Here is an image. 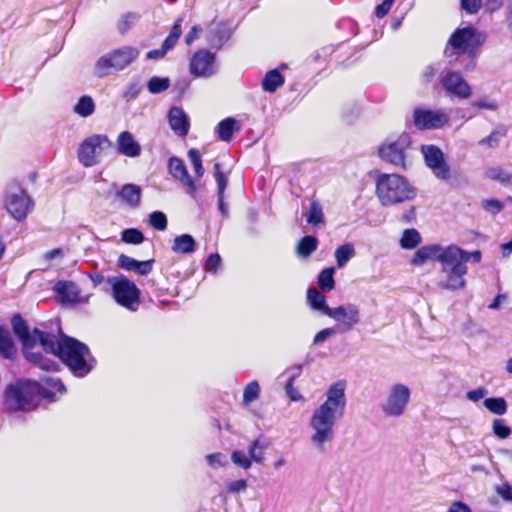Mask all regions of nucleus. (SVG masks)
<instances>
[{
    "label": "nucleus",
    "mask_w": 512,
    "mask_h": 512,
    "mask_svg": "<svg viewBox=\"0 0 512 512\" xmlns=\"http://www.w3.org/2000/svg\"><path fill=\"white\" fill-rule=\"evenodd\" d=\"M197 248L195 239L190 234L175 237L172 250L177 254H192Z\"/></svg>",
    "instance_id": "nucleus-30"
},
{
    "label": "nucleus",
    "mask_w": 512,
    "mask_h": 512,
    "mask_svg": "<svg viewBox=\"0 0 512 512\" xmlns=\"http://www.w3.org/2000/svg\"><path fill=\"white\" fill-rule=\"evenodd\" d=\"M54 291L60 297L63 304H76L88 301V299L80 298V289L78 285L72 281L57 282L54 286Z\"/></svg>",
    "instance_id": "nucleus-23"
},
{
    "label": "nucleus",
    "mask_w": 512,
    "mask_h": 512,
    "mask_svg": "<svg viewBox=\"0 0 512 512\" xmlns=\"http://www.w3.org/2000/svg\"><path fill=\"white\" fill-rule=\"evenodd\" d=\"M346 407L345 384L338 381L332 384L326 393V400L317 407L310 418V442L319 452L334 439L337 422L344 416Z\"/></svg>",
    "instance_id": "nucleus-1"
},
{
    "label": "nucleus",
    "mask_w": 512,
    "mask_h": 512,
    "mask_svg": "<svg viewBox=\"0 0 512 512\" xmlns=\"http://www.w3.org/2000/svg\"><path fill=\"white\" fill-rule=\"evenodd\" d=\"M483 405L495 415H504L507 412V402L502 397L486 398Z\"/></svg>",
    "instance_id": "nucleus-41"
},
{
    "label": "nucleus",
    "mask_w": 512,
    "mask_h": 512,
    "mask_svg": "<svg viewBox=\"0 0 512 512\" xmlns=\"http://www.w3.org/2000/svg\"><path fill=\"white\" fill-rule=\"evenodd\" d=\"M411 391L405 384H394L390 387L386 401L381 405L382 412L389 417H400L404 414L410 400Z\"/></svg>",
    "instance_id": "nucleus-15"
},
{
    "label": "nucleus",
    "mask_w": 512,
    "mask_h": 512,
    "mask_svg": "<svg viewBox=\"0 0 512 512\" xmlns=\"http://www.w3.org/2000/svg\"><path fill=\"white\" fill-rule=\"evenodd\" d=\"M416 219V208L415 206H410L408 209H405L401 215V221L407 224L414 222Z\"/></svg>",
    "instance_id": "nucleus-64"
},
{
    "label": "nucleus",
    "mask_w": 512,
    "mask_h": 512,
    "mask_svg": "<svg viewBox=\"0 0 512 512\" xmlns=\"http://www.w3.org/2000/svg\"><path fill=\"white\" fill-rule=\"evenodd\" d=\"M456 245L442 247L438 244L426 245L419 248L413 258L412 264L423 265L427 260H434L441 263V278L437 286L443 290L457 291L466 285L465 275L468 272L467 266L462 263L458 256Z\"/></svg>",
    "instance_id": "nucleus-3"
},
{
    "label": "nucleus",
    "mask_w": 512,
    "mask_h": 512,
    "mask_svg": "<svg viewBox=\"0 0 512 512\" xmlns=\"http://www.w3.org/2000/svg\"><path fill=\"white\" fill-rule=\"evenodd\" d=\"M285 392L292 401L303 400L302 395L297 390L294 389V382H292V380L286 381Z\"/></svg>",
    "instance_id": "nucleus-61"
},
{
    "label": "nucleus",
    "mask_w": 512,
    "mask_h": 512,
    "mask_svg": "<svg viewBox=\"0 0 512 512\" xmlns=\"http://www.w3.org/2000/svg\"><path fill=\"white\" fill-rule=\"evenodd\" d=\"M232 30L224 22L213 21L208 27L207 42L220 49L231 37Z\"/></svg>",
    "instance_id": "nucleus-24"
},
{
    "label": "nucleus",
    "mask_w": 512,
    "mask_h": 512,
    "mask_svg": "<svg viewBox=\"0 0 512 512\" xmlns=\"http://www.w3.org/2000/svg\"><path fill=\"white\" fill-rule=\"evenodd\" d=\"M375 194L383 207H391L417 196V189L404 176L381 173L375 180Z\"/></svg>",
    "instance_id": "nucleus-5"
},
{
    "label": "nucleus",
    "mask_w": 512,
    "mask_h": 512,
    "mask_svg": "<svg viewBox=\"0 0 512 512\" xmlns=\"http://www.w3.org/2000/svg\"><path fill=\"white\" fill-rule=\"evenodd\" d=\"M150 225L158 231H164L167 228V217L161 211H154L149 215Z\"/></svg>",
    "instance_id": "nucleus-49"
},
{
    "label": "nucleus",
    "mask_w": 512,
    "mask_h": 512,
    "mask_svg": "<svg viewBox=\"0 0 512 512\" xmlns=\"http://www.w3.org/2000/svg\"><path fill=\"white\" fill-rule=\"evenodd\" d=\"M214 178L217 184V206L222 218H227L229 215L228 204L224 201V192L228 185V178L221 170V164L216 162L214 164Z\"/></svg>",
    "instance_id": "nucleus-26"
},
{
    "label": "nucleus",
    "mask_w": 512,
    "mask_h": 512,
    "mask_svg": "<svg viewBox=\"0 0 512 512\" xmlns=\"http://www.w3.org/2000/svg\"><path fill=\"white\" fill-rule=\"evenodd\" d=\"M336 333V330L334 328H325L321 331H319L313 339L314 345H319L323 342H325L329 337L333 336Z\"/></svg>",
    "instance_id": "nucleus-59"
},
{
    "label": "nucleus",
    "mask_w": 512,
    "mask_h": 512,
    "mask_svg": "<svg viewBox=\"0 0 512 512\" xmlns=\"http://www.w3.org/2000/svg\"><path fill=\"white\" fill-rule=\"evenodd\" d=\"M117 151L124 156L136 158L141 154V146L129 131L121 132L116 141Z\"/></svg>",
    "instance_id": "nucleus-25"
},
{
    "label": "nucleus",
    "mask_w": 512,
    "mask_h": 512,
    "mask_svg": "<svg viewBox=\"0 0 512 512\" xmlns=\"http://www.w3.org/2000/svg\"><path fill=\"white\" fill-rule=\"evenodd\" d=\"M248 487V483L245 479H238L229 481L226 483L225 488L227 493L235 495L241 492H245Z\"/></svg>",
    "instance_id": "nucleus-51"
},
{
    "label": "nucleus",
    "mask_w": 512,
    "mask_h": 512,
    "mask_svg": "<svg viewBox=\"0 0 512 512\" xmlns=\"http://www.w3.org/2000/svg\"><path fill=\"white\" fill-rule=\"evenodd\" d=\"M111 288L114 301L121 307L136 312L141 304V291L136 284L124 275L112 276L106 279Z\"/></svg>",
    "instance_id": "nucleus-7"
},
{
    "label": "nucleus",
    "mask_w": 512,
    "mask_h": 512,
    "mask_svg": "<svg viewBox=\"0 0 512 512\" xmlns=\"http://www.w3.org/2000/svg\"><path fill=\"white\" fill-rule=\"evenodd\" d=\"M334 273L335 270L333 267L325 268L319 273L317 284L322 292H330L334 289Z\"/></svg>",
    "instance_id": "nucleus-39"
},
{
    "label": "nucleus",
    "mask_w": 512,
    "mask_h": 512,
    "mask_svg": "<svg viewBox=\"0 0 512 512\" xmlns=\"http://www.w3.org/2000/svg\"><path fill=\"white\" fill-rule=\"evenodd\" d=\"M472 106L479 109H487L495 111L498 108V105L495 101H489L486 99H481L478 101H474L472 103Z\"/></svg>",
    "instance_id": "nucleus-63"
},
{
    "label": "nucleus",
    "mask_w": 512,
    "mask_h": 512,
    "mask_svg": "<svg viewBox=\"0 0 512 512\" xmlns=\"http://www.w3.org/2000/svg\"><path fill=\"white\" fill-rule=\"evenodd\" d=\"M142 90V87L140 85V82L138 80L131 81L125 88L123 92V97L127 100H134L136 99L140 92Z\"/></svg>",
    "instance_id": "nucleus-52"
},
{
    "label": "nucleus",
    "mask_w": 512,
    "mask_h": 512,
    "mask_svg": "<svg viewBox=\"0 0 512 512\" xmlns=\"http://www.w3.org/2000/svg\"><path fill=\"white\" fill-rule=\"evenodd\" d=\"M66 393V387L58 377L45 376L40 381L18 379L6 386L4 405L9 411H31L41 399L57 401L56 394Z\"/></svg>",
    "instance_id": "nucleus-2"
},
{
    "label": "nucleus",
    "mask_w": 512,
    "mask_h": 512,
    "mask_svg": "<svg viewBox=\"0 0 512 512\" xmlns=\"http://www.w3.org/2000/svg\"><path fill=\"white\" fill-rule=\"evenodd\" d=\"M355 255V248L353 244L346 243L341 245L335 250V258L338 268H343L349 260Z\"/></svg>",
    "instance_id": "nucleus-40"
},
{
    "label": "nucleus",
    "mask_w": 512,
    "mask_h": 512,
    "mask_svg": "<svg viewBox=\"0 0 512 512\" xmlns=\"http://www.w3.org/2000/svg\"><path fill=\"white\" fill-rule=\"evenodd\" d=\"M485 176L493 181H497L504 186L512 185V172L505 170L501 166L490 167L486 170Z\"/></svg>",
    "instance_id": "nucleus-35"
},
{
    "label": "nucleus",
    "mask_w": 512,
    "mask_h": 512,
    "mask_svg": "<svg viewBox=\"0 0 512 512\" xmlns=\"http://www.w3.org/2000/svg\"><path fill=\"white\" fill-rule=\"evenodd\" d=\"M189 71L196 78L212 77L218 71L216 55L205 49L195 52L190 59Z\"/></svg>",
    "instance_id": "nucleus-16"
},
{
    "label": "nucleus",
    "mask_w": 512,
    "mask_h": 512,
    "mask_svg": "<svg viewBox=\"0 0 512 512\" xmlns=\"http://www.w3.org/2000/svg\"><path fill=\"white\" fill-rule=\"evenodd\" d=\"M154 260L138 261L127 255H120L118 258V266L126 271H135L140 275H147L151 272Z\"/></svg>",
    "instance_id": "nucleus-27"
},
{
    "label": "nucleus",
    "mask_w": 512,
    "mask_h": 512,
    "mask_svg": "<svg viewBox=\"0 0 512 512\" xmlns=\"http://www.w3.org/2000/svg\"><path fill=\"white\" fill-rule=\"evenodd\" d=\"M326 316L341 325V331H350L360 322V312L357 305L349 303L337 307L327 308Z\"/></svg>",
    "instance_id": "nucleus-18"
},
{
    "label": "nucleus",
    "mask_w": 512,
    "mask_h": 512,
    "mask_svg": "<svg viewBox=\"0 0 512 512\" xmlns=\"http://www.w3.org/2000/svg\"><path fill=\"white\" fill-rule=\"evenodd\" d=\"M168 170L172 177L187 187V194L195 199L197 195V186L195 181L189 175L183 160L176 156L171 157L168 161Z\"/></svg>",
    "instance_id": "nucleus-20"
},
{
    "label": "nucleus",
    "mask_w": 512,
    "mask_h": 512,
    "mask_svg": "<svg viewBox=\"0 0 512 512\" xmlns=\"http://www.w3.org/2000/svg\"><path fill=\"white\" fill-rule=\"evenodd\" d=\"M477 30L473 26L457 28L450 36L444 49V55L451 57L453 55H463L472 50L480 43Z\"/></svg>",
    "instance_id": "nucleus-10"
},
{
    "label": "nucleus",
    "mask_w": 512,
    "mask_h": 512,
    "mask_svg": "<svg viewBox=\"0 0 512 512\" xmlns=\"http://www.w3.org/2000/svg\"><path fill=\"white\" fill-rule=\"evenodd\" d=\"M116 197L122 205L136 209L141 203L142 188L133 183L124 184L116 192Z\"/></svg>",
    "instance_id": "nucleus-22"
},
{
    "label": "nucleus",
    "mask_w": 512,
    "mask_h": 512,
    "mask_svg": "<svg viewBox=\"0 0 512 512\" xmlns=\"http://www.w3.org/2000/svg\"><path fill=\"white\" fill-rule=\"evenodd\" d=\"M168 123L172 131L179 137H186L190 129V121L185 111L178 106H173L168 112Z\"/></svg>",
    "instance_id": "nucleus-21"
},
{
    "label": "nucleus",
    "mask_w": 512,
    "mask_h": 512,
    "mask_svg": "<svg viewBox=\"0 0 512 512\" xmlns=\"http://www.w3.org/2000/svg\"><path fill=\"white\" fill-rule=\"evenodd\" d=\"M17 352L16 345L6 326L0 325V357L12 360Z\"/></svg>",
    "instance_id": "nucleus-28"
},
{
    "label": "nucleus",
    "mask_w": 512,
    "mask_h": 512,
    "mask_svg": "<svg viewBox=\"0 0 512 512\" xmlns=\"http://www.w3.org/2000/svg\"><path fill=\"white\" fill-rule=\"evenodd\" d=\"M496 493L507 502H512V484L505 482L496 487Z\"/></svg>",
    "instance_id": "nucleus-58"
},
{
    "label": "nucleus",
    "mask_w": 512,
    "mask_h": 512,
    "mask_svg": "<svg viewBox=\"0 0 512 512\" xmlns=\"http://www.w3.org/2000/svg\"><path fill=\"white\" fill-rule=\"evenodd\" d=\"M44 343V351L57 356L78 378L87 376L96 367L97 361L89 347L76 338L61 334L58 340L51 334V340H44Z\"/></svg>",
    "instance_id": "nucleus-4"
},
{
    "label": "nucleus",
    "mask_w": 512,
    "mask_h": 512,
    "mask_svg": "<svg viewBox=\"0 0 512 512\" xmlns=\"http://www.w3.org/2000/svg\"><path fill=\"white\" fill-rule=\"evenodd\" d=\"M136 47L122 46L100 56L94 64L93 73L98 78L106 77L115 71L124 70L139 57Z\"/></svg>",
    "instance_id": "nucleus-6"
},
{
    "label": "nucleus",
    "mask_w": 512,
    "mask_h": 512,
    "mask_svg": "<svg viewBox=\"0 0 512 512\" xmlns=\"http://www.w3.org/2000/svg\"><path fill=\"white\" fill-rule=\"evenodd\" d=\"M307 300H308V303L310 304V306L314 310L321 311L324 315H326V311H327L326 309L330 308L326 304L325 296L315 288L308 289Z\"/></svg>",
    "instance_id": "nucleus-38"
},
{
    "label": "nucleus",
    "mask_w": 512,
    "mask_h": 512,
    "mask_svg": "<svg viewBox=\"0 0 512 512\" xmlns=\"http://www.w3.org/2000/svg\"><path fill=\"white\" fill-rule=\"evenodd\" d=\"M188 158L193 165L197 177H202L204 175V168L199 150L196 148H191L188 151Z\"/></svg>",
    "instance_id": "nucleus-48"
},
{
    "label": "nucleus",
    "mask_w": 512,
    "mask_h": 512,
    "mask_svg": "<svg viewBox=\"0 0 512 512\" xmlns=\"http://www.w3.org/2000/svg\"><path fill=\"white\" fill-rule=\"evenodd\" d=\"M409 146L410 139L403 134L395 141L383 143L378 149V154L383 161L397 168L407 170L406 150Z\"/></svg>",
    "instance_id": "nucleus-13"
},
{
    "label": "nucleus",
    "mask_w": 512,
    "mask_h": 512,
    "mask_svg": "<svg viewBox=\"0 0 512 512\" xmlns=\"http://www.w3.org/2000/svg\"><path fill=\"white\" fill-rule=\"evenodd\" d=\"M493 432L497 437L505 439L510 436L511 429L505 424L504 420L495 419L493 422Z\"/></svg>",
    "instance_id": "nucleus-53"
},
{
    "label": "nucleus",
    "mask_w": 512,
    "mask_h": 512,
    "mask_svg": "<svg viewBox=\"0 0 512 512\" xmlns=\"http://www.w3.org/2000/svg\"><path fill=\"white\" fill-rule=\"evenodd\" d=\"M284 84V77L278 69L268 71L262 80V89L266 92L273 93Z\"/></svg>",
    "instance_id": "nucleus-33"
},
{
    "label": "nucleus",
    "mask_w": 512,
    "mask_h": 512,
    "mask_svg": "<svg viewBox=\"0 0 512 512\" xmlns=\"http://www.w3.org/2000/svg\"><path fill=\"white\" fill-rule=\"evenodd\" d=\"M221 265V257L219 254H210L205 261V270L215 273Z\"/></svg>",
    "instance_id": "nucleus-56"
},
{
    "label": "nucleus",
    "mask_w": 512,
    "mask_h": 512,
    "mask_svg": "<svg viewBox=\"0 0 512 512\" xmlns=\"http://www.w3.org/2000/svg\"><path fill=\"white\" fill-rule=\"evenodd\" d=\"M508 129L504 125H499L487 137L478 141L479 146L488 148H497L503 138L507 136Z\"/></svg>",
    "instance_id": "nucleus-34"
},
{
    "label": "nucleus",
    "mask_w": 512,
    "mask_h": 512,
    "mask_svg": "<svg viewBox=\"0 0 512 512\" xmlns=\"http://www.w3.org/2000/svg\"><path fill=\"white\" fill-rule=\"evenodd\" d=\"M482 6V0H461V8L468 14H476Z\"/></svg>",
    "instance_id": "nucleus-57"
},
{
    "label": "nucleus",
    "mask_w": 512,
    "mask_h": 512,
    "mask_svg": "<svg viewBox=\"0 0 512 512\" xmlns=\"http://www.w3.org/2000/svg\"><path fill=\"white\" fill-rule=\"evenodd\" d=\"M170 87V80L167 77L153 76L147 82V89L151 94H159Z\"/></svg>",
    "instance_id": "nucleus-43"
},
{
    "label": "nucleus",
    "mask_w": 512,
    "mask_h": 512,
    "mask_svg": "<svg viewBox=\"0 0 512 512\" xmlns=\"http://www.w3.org/2000/svg\"><path fill=\"white\" fill-rule=\"evenodd\" d=\"M394 0H384L381 4L377 5L375 8V15L378 18H383L390 11Z\"/></svg>",
    "instance_id": "nucleus-60"
},
{
    "label": "nucleus",
    "mask_w": 512,
    "mask_h": 512,
    "mask_svg": "<svg viewBox=\"0 0 512 512\" xmlns=\"http://www.w3.org/2000/svg\"><path fill=\"white\" fill-rule=\"evenodd\" d=\"M121 240L129 244H141L144 241V234L137 228H128L122 231Z\"/></svg>",
    "instance_id": "nucleus-46"
},
{
    "label": "nucleus",
    "mask_w": 512,
    "mask_h": 512,
    "mask_svg": "<svg viewBox=\"0 0 512 512\" xmlns=\"http://www.w3.org/2000/svg\"><path fill=\"white\" fill-rule=\"evenodd\" d=\"M11 325L14 334L22 344L23 350L33 348L36 343H39L45 349L46 344L44 340H51V333L41 331L38 328L30 331L29 326L20 314H15L12 317Z\"/></svg>",
    "instance_id": "nucleus-11"
},
{
    "label": "nucleus",
    "mask_w": 512,
    "mask_h": 512,
    "mask_svg": "<svg viewBox=\"0 0 512 512\" xmlns=\"http://www.w3.org/2000/svg\"><path fill=\"white\" fill-rule=\"evenodd\" d=\"M95 102L89 95L81 96L73 107V112L83 118L91 116L95 112Z\"/></svg>",
    "instance_id": "nucleus-36"
},
{
    "label": "nucleus",
    "mask_w": 512,
    "mask_h": 512,
    "mask_svg": "<svg viewBox=\"0 0 512 512\" xmlns=\"http://www.w3.org/2000/svg\"><path fill=\"white\" fill-rule=\"evenodd\" d=\"M456 250L460 252L459 259L466 265L467 262H473V263H479L482 259V253L479 250H475L472 252H468L466 250H463L462 248L456 246Z\"/></svg>",
    "instance_id": "nucleus-50"
},
{
    "label": "nucleus",
    "mask_w": 512,
    "mask_h": 512,
    "mask_svg": "<svg viewBox=\"0 0 512 512\" xmlns=\"http://www.w3.org/2000/svg\"><path fill=\"white\" fill-rule=\"evenodd\" d=\"M206 461L212 468L225 467L227 465V458L225 454L221 452L208 454L206 456Z\"/></svg>",
    "instance_id": "nucleus-54"
},
{
    "label": "nucleus",
    "mask_w": 512,
    "mask_h": 512,
    "mask_svg": "<svg viewBox=\"0 0 512 512\" xmlns=\"http://www.w3.org/2000/svg\"><path fill=\"white\" fill-rule=\"evenodd\" d=\"M482 207L490 214L496 215L503 210L504 204L498 199H487L482 201Z\"/></svg>",
    "instance_id": "nucleus-55"
},
{
    "label": "nucleus",
    "mask_w": 512,
    "mask_h": 512,
    "mask_svg": "<svg viewBox=\"0 0 512 512\" xmlns=\"http://www.w3.org/2000/svg\"><path fill=\"white\" fill-rule=\"evenodd\" d=\"M23 354L28 362L34 364L42 370L57 371L59 368V364L56 361L42 355L39 352H33L30 351V349H27L23 350Z\"/></svg>",
    "instance_id": "nucleus-29"
},
{
    "label": "nucleus",
    "mask_w": 512,
    "mask_h": 512,
    "mask_svg": "<svg viewBox=\"0 0 512 512\" xmlns=\"http://www.w3.org/2000/svg\"><path fill=\"white\" fill-rule=\"evenodd\" d=\"M318 247V239L315 236L306 235L297 244L296 252L301 258L309 257Z\"/></svg>",
    "instance_id": "nucleus-37"
},
{
    "label": "nucleus",
    "mask_w": 512,
    "mask_h": 512,
    "mask_svg": "<svg viewBox=\"0 0 512 512\" xmlns=\"http://www.w3.org/2000/svg\"><path fill=\"white\" fill-rule=\"evenodd\" d=\"M4 206L17 221L24 220L34 208V201L17 182L7 185Z\"/></svg>",
    "instance_id": "nucleus-8"
},
{
    "label": "nucleus",
    "mask_w": 512,
    "mask_h": 512,
    "mask_svg": "<svg viewBox=\"0 0 512 512\" xmlns=\"http://www.w3.org/2000/svg\"><path fill=\"white\" fill-rule=\"evenodd\" d=\"M140 16L134 12L123 14L117 23V29L120 34H125L131 27H133L139 20Z\"/></svg>",
    "instance_id": "nucleus-45"
},
{
    "label": "nucleus",
    "mask_w": 512,
    "mask_h": 512,
    "mask_svg": "<svg viewBox=\"0 0 512 512\" xmlns=\"http://www.w3.org/2000/svg\"><path fill=\"white\" fill-rule=\"evenodd\" d=\"M260 396V386L257 381L250 382L243 392V404L249 405L253 401L257 400Z\"/></svg>",
    "instance_id": "nucleus-47"
},
{
    "label": "nucleus",
    "mask_w": 512,
    "mask_h": 512,
    "mask_svg": "<svg viewBox=\"0 0 512 512\" xmlns=\"http://www.w3.org/2000/svg\"><path fill=\"white\" fill-rule=\"evenodd\" d=\"M447 68L448 66L443 62H435L430 65H427L421 73L422 83H431L436 78H438V81L440 83L441 77L446 72Z\"/></svg>",
    "instance_id": "nucleus-32"
},
{
    "label": "nucleus",
    "mask_w": 512,
    "mask_h": 512,
    "mask_svg": "<svg viewBox=\"0 0 512 512\" xmlns=\"http://www.w3.org/2000/svg\"><path fill=\"white\" fill-rule=\"evenodd\" d=\"M307 222L313 226H318L324 222V214L321 205L313 201L310 204L309 211L306 215Z\"/></svg>",
    "instance_id": "nucleus-44"
},
{
    "label": "nucleus",
    "mask_w": 512,
    "mask_h": 512,
    "mask_svg": "<svg viewBox=\"0 0 512 512\" xmlns=\"http://www.w3.org/2000/svg\"><path fill=\"white\" fill-rule=\"evenodd\" d=\"M488 391L484 387H479L475 390L468 391L466 393V397L468 400L477 402L480 399L484 398L487 395Z\"/></svg>",
    "instance_id": "nucleus-62"
},
{
    "label": "nucleus",
    "mask_w": 512,
    "mask_h": 512,
    "mask_svg": "<svg viewBox=\"0 0 512 512\" xmlns=\"http://www.w3.org/2000/svg\"><path fill=\"white\" fill-rule=\"evenodd\" d=\"M449 121V115L442 110L415 108L413 123L419 130H433L444 127Z\"/></svg>",
    "instance_id": "nucleus-17"
},
{
    "label": "nucleus",
    "mask_w": 512,
    "mask_h": 512,
    "mask_svg": "<svg viewBox=\"0 0 512 512\" xmlns=\"http://www.w3.org/2000/svg\"><path fill=\"white\" fill-rule=\"evenodd\" d=\"M421 242L420 233L414 229H406L403 232L402 238L400 240V245L404 249H413L419 245Z\"/></svg>",
    "instance_id": "nucleus-42"
},
{
    "label": "nucleus",
    "mask_w": 512,
    "mask_h": 512,
    "mask_svg": "<svg viewBox=\"0 0 512 512\" xmlns=\"http://www.w3.org/2000/svg\"><path fill=\"white\" fill-rule=\"evenodd\" d=\"M420 151L426 167L435 178L441 181H448L451 178L450 165L446 161L445 154L438 146L433 144L422 145Z\"/></svg>",
    "instance_id": "nucleus-12"
},
{
    "label": "nucleus",
    "mask_w": 512,
    "mask_h": 512,
    "mask_svg": "<svg viewBox=\"0 0 512 512\" xmlns=\"http://www.w3.org/2000/svg\"><path fill=\"white\" fill-rule=\"evenodd\" d=\"M112 148V142L104 134H94L84 139L78 147L77 157L84 167L100 163L102 153Z\"/></svg>",
    "instance_id": "nucleus-9"
},
{
    "label": "nucleus",
    "mask_w": 512,
    "mask_h": 512,
    "mask_svg": "<svg viewBox=\"0 0 512 512\" xmlns=\"http://www.w3.org/2000/svg\"><path fill=\"white\" fill-rule=\"evenodd\" d=\"M440 85L459 99H468L472 95V89L463 76L450 68L442 75Z\"/></svg>",
    "instance_id": "nucleus-19"
},
{
    "label": "nucleus",
    "mask_w": 512,
    "mask_h": 512,
    "mask_svg": "<svg viewBox=\"0 0 512 512\" xmlns=\"http://www.w3.org/2000/svg\"><path fill=\"white\" fill-rule=\"evenodd\" d=\"M269 443L258 437L254 439L248 446L247 452L236 449L231 453V461L237 467L243 470H249L252 467V463L262 464L265 460L264 451L268 448Z\"/></svg>",
    "instance_id": "nucleus-14"
},
{
    "label": "nucleus",
    "mask_w": 512,
    "mask_h": 512,
    "mask_svg": "<svg viewBox=\"0 0 512 512\" xmlns=\"http://www.w3.org/2000/svg\"><path fill=\"white\" fill-rule=\"evenodd\" d=\"M238 129L237 121L232 117H228L217 124L215 132L220 140L230 142L234 132Z\"/></svg>",
    "instance_id": "nucleus-31"
}]
</instances>
